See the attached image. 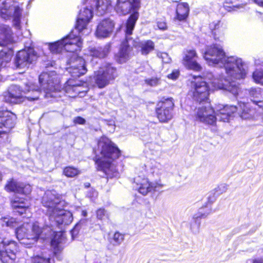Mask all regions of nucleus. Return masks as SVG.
I'll list each match as a JSON object with an SVG mask.
<instances>
[{
	"instance_id": "09e8293b",
	"label": "nucleus",
	"mask_w": 263,
	"mask_h": 263,
	"mask_svg": "<svg viewBox=\"0 0 263 263\" xmlns=\"http://www.w3.org/2000/svg\"><path fill=\"white\" fill-rule=\"evenodd\" d=\"M179 74V72L178 70H174L171 74L168 75V78L173 80L176 79Z\"/></svg>"
},
{
	"instance_id": "9d476101",
	"label": "nucleus",
	"mask_w": 263,
	"mask_h": 263,
	"mask_svg": "<svg viewBox=\"0 0 263 263\" xmlns=\"http://www.w3.org/2000/svg\"><path fill=\"white\" fill-rule=\"evenodd\" d=\"M116 69L110 64L103 65L95 72V82L99 88H103L117 77Z\"/></svg>"
},
{
	"instance_id": "c03bdc74",
	"label": "nucleus",
	"mask_w": 263,
	"mask_h": 263,
	"mask_svg": "<svg viewBox=\"0 0 263 263\" xmlns=\"http://www.w3.org/2000/svg\"><path fill=\"white\" fill-rule=\"evenodd\" d=\"M249 94L251 97L258 98L260 96V90L259 88H251L249 90Z\"/></svg>"
},
{
	"instance_id": "c9c22d12",
	"label": "nucleus",
	"mask_w": 263,
	"mask_h": 263,
	"mask_svg": "<svg viewBox=\"0 0 263 263\" xmlns=\"http://www.w3.org/2000/svg\"><path fill=\"white\" fill-rule=\"evenodd\" d=\"M254 81L258 84L263 85V70H256L252 75Z\"/></svg>"
},
{
	"instance_id": "37998d69",
	"label": "nucleus",
	"mask_w": 263,
	"mask_h": 263,
	"mask_svg": "<svg viewBox=\"0 0 263 263\" xmlns=\"http://www.w3.org/2000/svg\"><path fill=\"white\" fill-rule=\"evenodd\" d=\"M21 191L19 193L24 194L25 195L29 194L31 192V186L29 184H24L21 183Z\"/></svg>"
},
{
	"instance_id": "f03ea898",
	"label": "nucleus",
	"mask_w": 263,
	"mask_h": 263,
	"mask_svg": "<svg viewBox=\"0 0 263 263\" xmlns=\"http://www.w3.org/2000/svg\"><path fill=\"white\" fill-rule=\"evenodd\" d=\"M204 58L210 65L218 64L223 66L229 80L243 79L246 76V66L241 59L226 57L222 47L214 44L207 47Z\"/></svg>"
},
{
	"instance_id": "c756f323",
	"label": "nucleus",
	"mask_w": 263,
	"mask_h": 263,
	"mask_svg": "<svg viewBox=\"0 0 263 263\" xmlns=\"http://www.w3.org/2000/svg\"><path fill=\"white\" fill-rule=\"evenodd\" d=\"M210 28L213 32L215 36L217 35L223 34L226 30V26L223 23H221L220 21H217L212 22L210 24Z\"/></svg>"
},
{
	"instance_id": "2f4dec72",
	"label": "nucleus",
	"mask_w": 263,
	"mask_h": 263,
	"mask_svg": "<svg viewBox=\"0 0 263 263\" xmlns=\"http://www.w3.org/2000/svg\"><path fill=\"white\" fill-rule=\"evenodd\" d=\"M154 43L151 40L143 41L140 43V47L142 54L146 55L154 49Z\"/></svg>"
},
{
	"instance_id": "b1692460",
	"label": "nucleus",
	"mask_w": 263,
	"mask_h": 263,
	"mask_svg": "<svg viewBox=\"0 0 263 263\" xmlns=\"http://www.w3.org/2000/svg\"><path fill=\"white\" fill-rule=\"evenodd\" d=\"M23 91L17 85H11L5 95V99L7 102L17 103L18 100L22 97Z\"/></svg>"
},
{
	"instance_id": "0eeeda50",
	"label": "nucleus",
	"mask_w": 263,
	"mask_h": 263,
	"mask_svg": "<svg viewBox=\"0 0 263 263\" xmlns=\"http://www.w3.org/2000/svg\"><path fill=\"white\" fill-rule=\"evenodd\" d=\"M139 17L137 11L134 12L127 21L125 30V39L121 45L120 50L117 54L118 61L122 63L125 62L129 58L133 46H137V43L130 36L133 33L135 25Z\"/></svg>"
},
{
	"instance_id": "a19ab883",
	"label": "nucleus",
	"mask_w": 263,
	"mask_h": 263,
	"mask_svg": "<svg viewBox=\"0 0 263 263\" xmlns=\"http://www.w3.org/2000/svg\"><path fill=\"white\" fill-rule=\"evenodd\" d=\"M97 217L100 220L108 218V214L104 209H100L97 211Z\"/></svg>"
},
{
	"instance_id": "5fc2aeb1",
	"label": "nucleus",
	"mask_w": 263,
	"mask_h": 263,
	"mask_svg": "<svg viewBox=\"0 0 263 263\" xmlns=\"http://www.w3.org/2000/svg\"><path fill=\"white\" fill-rule=\"evenodd\" d=\"M82 213L83 216H86L87 215V212L85 211H83Z\"/></svg>"
},
{
	"instance_id": "9b49d317",
	"label": "nucleus",
	"mask_w": 263,
	"mask_h": 263,
	"mask_svg": "<svg viewBox=\"0 0 263 263\" xmlns=\"http://www.w3.org/2000/svg\"><path fill=\"white\" fill-rule=\"evenodd\" d=\"M17 252V243L14 241L4 240L0 243V260L4 263H12Z\"/></svg>"
},
{
	"instance_id": "4c0bfd02",
	"label": "nucleus",
	"mask_w": 263,
	"mask_h": 263,
	"mask_svg": "<svg viewBox=\"0 0 263 263\" xmlns=\"http://www.w3.org/2000/svg\"><path fill=\"white\" fill-rule=\"evenodd\" d=\"M2 221L3 224L7 227H14L17 224L16 219L13 217H4L2 219Z\"/></svg>"
},
{
	"instance_id": "58836bf2",
	"label": "nucleus",
	"mask_w": 263,
	"mask_h": 263,
	"mask_svg": "<svg viewBox=\"0 0 263 263\" xmlns=\"http://www.w3.org/2000/svg\"><path fill=\"white\" fill-rule=\"evenodd\" d=\"M157 57L162 60V62L169 63L171 61V59L166 52H158Z\"/></svg>"
},
{
	"instance_id": "6e6552de",
	"label": "nucleus",
	"mask_w": 263,
	"mask_h": 263,
	"mask_svg": "<svg viewBox=\"0 0 263 263\" xmlns=\"http://www.w3.org/2000/svg\"><path fill=\"white\" fill-rule=\"evenodd\" d=\"M22 9L15 0H5L0 5V16L5 20L13 17V26L17 29L21 28Z\"/></svg>"
},
{
	"instance_id": "423d86ee",
	"label": "nucleus",
	"mask_w": 263,
	"mask_h": 263,
	"mask_svg": "<svg viewBox=\"0 0 263 263\" xmlns=\"http://www.w3.org/2000/svg\"><path fill=\"white\" fill-rule=\"evenodd\" d=\"M39 83L41 88L31 83L26 85V88L24 92L28 93L26 98L30 100H37L39 98L41 90L45 93L46 97H55V93L60 90V80L54 71L43 72L39 76Z\"/></svg>"
},
{
	"instance_id": "5701e85b",
	"label": "nucleus",
	"mask_w": 263,
	"mask_h": 263,
	"mask_svg": "<svg viewBox=\"0 0 263 263\" xmlns=\"http://www.w3.org/2000/svg\"><path fill=\"white\" fill-rule=\"evenodd\" d=\"M110 45L109 44L106 45L103 48H90L88 53L87 60H90L91 62L93 61L94 59H101L105 58L110 51Z\"/></svg>"
},
{
	"instance_id": "f257e3e1",
	"label": "nucleus",
	"mask_w": 263,
	"mask_h": 263,
	"mask_svg": "<svg viewBox=\"0 0 263 263\" xmlns=\"http://www.w3.org/2000/svg\"><path fill=\"white\" fill-rule=\"evenodd\" d=\"M15 234L20 243L28 248L34 244L40 237L45 238L54 235L51 238V245L55 253L62 250V245L65 241V237L63 232L53 231L48 227L42 229L37 222L24 223L16 229Z\"/></svg>"
},
{
	"instance_id": "3c124183",
	"label": "nucleus",
	"mask_w": 263,
	"mask_h": 263,
	"mask_svg": "<svg viewBox=\"0 0 263 263\" xmlns=\"http://www.w3.org/2000/svg\"><path fill=\"white\" fill-rule=\"evenodd\" d=\"M255 102H256V105H257L260 107L263 108V100H261V101H255Z\"/></svg>"
},
{
	"instance_id": "dca6fc26",
	"label": "nucleus",
	"mask_w": 263,
	"mask_h": 263,
	"mask_svg": "<svg viewBox=\"0 0 263 263\" xmlns=\"http://www.w3.org/2000/svg\"><path fill=\"white\" fill-rule=\"evenodd\" d=\"M196 120L205 124L213 125L216 121L215 113L210 107H199L196 115Z\"/></svg>"
},
{
	"instance_id": "e433bc0d",
	"label": "nucleus",
	"mask_w": 263,
	"mask_h": 263,
	"mask_svg": "<svg viewBox=\"0 0 263 263\" xmlns=\"http://www.w3.org/2000/svg\"><path fill=\"white\" fill-rule=\"evenodd\" d=\"M124 240V235L119 232H116L112 238L111 243L114 246L120 245Z\"/></svg>"
},
{
	"instance_id": "7c9ffc66",
	"label": "nucleus",
	"mask_w": 263,
	"mask_h": 263,
	"mask_svg": "<svg viewBox=\"0 0 263 263\" xmlns=\"http://www.w3.org/2000/svg\"><path fill=\"white\" fill-rule=\"evenodd\" d=\"M211 212V209H204L202 208L199 211L195 213L193 216V219L195 223L198 222L200 224V219L206 218Z\"/></svg>"
},
{
	"instance_id": "6e6d98bb",
	"label": "nucleus",
	"mask_w": 263,
	"mask_h": 263,
	"mask_svg": "<svg viewBox=\"0 0 263 263\" xmlns=\"http://www.w3.org/2000/svg\"><path fill=\"white\" fill-rule=\"evenodd\" d=\"M75 232V229H73V230H72V232H73H73Z\"/></svg>"
},
{
	"instance_id": "bb28decb",
	"label": "nucleus",
	"mask_w": 263,
	"mask_h": 263,
	"mask_svg": "<svg viewBox=\"0 0 263 263\" xmlns=\"http://www.w3.org/2000/svg\"><path fill=\"white\" fill-rule=\"evenodd\" d=\"M115 9L118 14L126 15L133 9V5L129 0H117Z\"/></svg>"
},
{
	"instance_id": "49530a36",
	"label": "nucleus",
	"mask_w": 263,
	"mask_h": 263,
	"mask_svg": "<svg viewBox=\"0 0 263 263\" xmlns=\"http://www.w3.org/2000/svg\"><path fill=\"white\" fill-rule=\"evenodd\" d=\"M132 5H133V9L134 10H138L141 5V0H132V2H130Z\"/></svg>"
},
{
	"instance_id": "864d4df0",
	"label": "nucleus",
	"mask_w": 263,
	"mask_h": 263,
	"mask_svg": "<svg viewBox=\"0 0 263 263\" xmlns=\"http://www.w3.org/2000/svg\"><path fill=\"white\" fill-rule=\"evenodd\" d=\"M8 131L7 130H5V131H0V137H1L2 135L6 133H7Z\"/></svg>"
},
{
	"instance_id": "a878e982",
	"label": "nucleus",
	"mask_w": 263,
	"mask_h": 263,
	"mask_svg": "<svg viewBox=\"0 0 263 263\" xmlns=\"http://www.w3.org/2000/svg\"><path fill=\"white\" fill-rule=\"evenodd\" d=\"M12 206L15 210L14 212L20 215H23L24 213L26 214L27 212H29L28 209L29 204L25 202L24 199L17 197H15L12 200Z\"/></svg>"
},
{
	"instance_id": "603ef678",
	"label": "nucleus",
	"mask_w": 263,
	"mask_h": 263,
	"mask_svg": "<svg viewBox=\"0 0 263 263\" xmlns=\"http://www.w3.org/2000/svg\"><path fill=\"white\" fill-rule=\"evenodd\" d=\"M253 263H263V259H255Z\"/></svg>"
},
{
	"instance_id": "ea45409f",
	"label": "nucleus",
	"mask_w": 263,
	"mask_h": 263,
	"mask_svg": "<svg viewBox=\"0 0 263 263\" xmlns=\"http://www.w3.org/2000/svg\"><path fill=\"white\" fill-rule=\"evenodd\" d=\"M146 84L151 86H156L159 85L160 83L159 79L157 78H152L147 79L145 80Z\"/></svg>"
},
{
	"instance_id": "a211bd4d",
	"label": "nucleus",
	"mask_w": 263,
	"mask_h": 263,
	"mask_svg": "<svg viewBox=\"0 0 263 263\" xmlns=\"http://www.w3.org/2000/svg\"><path fill=\"white\" fill-rule=\"evenodd\" d=\"M92 17V11L91 9L86 7L81 10L76 25V29L79 31H82L86 28Z\"/></svg>"
},
{
	"instance_id": "de8ad7c7",
	"label": "nucleus",
	"mask_w": 263,
	"mask_h": 263,
	"mask_svg": "<svg viewBox=\"0 0 263 263\" xmlns=\"http://www.w3.org/2000/svg\"><path fill=\"white\" fill-rule=\"evenodd\" d=\"M157 26L159 29L166 30L167 29V25L165 21H158L157 22Z\"/></svg>"
},
{
	"instance_id": "4468645a",
	"label": "nucleus",
	"mask_w": 263,
	"mask_h": 263,
	"mask_svg": "<svg viewBox=\"0 0 263 263\" xmlns=\"http://www.w3.org/2000/svg\"><path fill=\"white\" fill-rule=\"evenodd\" d=\"M69 64L70 67L69 68V72L73 77H79L87 71L85 60L76 54L73 55Z\"/></svg>"
},
{
	"instance_id": "7ed1b4c3",
	"label": "nucleus",
	"mask_w": 263,
	"mask_h": 263,
	"mask_svg": "<svg viewBox=\"0 0 263 263\" xmlns=\"http://www.w3.org/2000/svg\"><path fill=\"white\" fill-rule=\"evenodd\" d=\"M208 78L210 80L208 83L200 77L195 78V81L192 82L193 97L197 101L201 102L206 99L211 90L224 89L235 96L238 94V87L234 82H230L231 80L224 76L213 78L212 74H209Z\"/></svg>"
},
{
	"instance_id": "1a4fd4ad",
	"label": "nucleus",
	"mask_w": 263,
	"mask_h": 263,
	"mask_svg": "<svg viewBox=\"0 0 263 263\" xmlns=\"http://www.w3.org/2000/svg\"><path fill=\"white\" fill-rule=\"evenodd\" d=\"M82 44L80 36H74L71 33L62 40L51 44L49 49L53 53H60L63 50L73 52L80 50Z\"/></svg>"
},
{
	"instance_id": "20e7f679",
	"label": "nucleus",
	"mask_w": 263,
	"mask_h": 263,
	"mask_svg": "<svg viewBox=\"0 0 263 263\" xmlns=\"http://www.w3.org/2000/svg\"><path fill=\"white\" fill-rule=\"evenodd\" d=\"M98 151L100 154L96 163L98 169L104 172L109 178L117 177L119 172L115 165V160L120 155V152L107 137H102L98 141Z\"/></svg>"
},
{
	"instance_id": "c85d7f7f",
	"label": "nucleus",
	"mask_w": 263,
	"mask_h": 263,
	"mask_svg": "<svg viewBox=\"0 0 263 263\" xmlns=\"http://www.w3.org/2000/svg\"><path fill=\"white\" fill-rule=\"evenodd\" d=\"M110 0H97L95 7L98 15L104 14L110 6Z\"/></svg>"
},
{
	"instance_id": "8fccbe9b",
	"label": "nucleus",
	"mask_w": 263,
	"mask_h": 263,
	"mask_svg": "<svg viewBox=\"0 0 263 263\" xmlns=\"http://www.w3.org/2000/svg\"><path fill=\"white\" fill-rule=\"evenodd\" d=\"M254 2L258 5L263 7V0H254Z\"/></svg>"
},
{
	"instance_id": "39448f33",
	"label": "nucleus",
	"mask_w": 263,
	"mask_h": 263,
	"mask_svg": "<svg viewBox=\"0 0 263 263\" xmlns=\"http://www.w3.org/2000/svg\"><path fill=\"white\" fill-rule=\"evenodd\" d=\"M42 202L47 208V213L51 227L62 224L68 225L72 222V213L62 208L63 203L55 194L51 191L46 192Z\"/></svg>"
},
{
	"instance_id": "f8f14e48",
	"label": "nucleus",
	"mask_w": 263,
	"mask_h": 263,
	"mask_svg": "<svg viewBox=\"0 0 263 263\" xmlns=\"http://www.w3.org/2000/svg\"><path fill=\"white\" fill-rule=\"evenodd\" d=\"M174 104L172 98L160 101L157 104L156 112L159 121L166 122L173 117L172 110Z\"/></svg>"
},
{
	"instance_id": "a18cd8bd",
	"label": "nucleus",
	"mask_w": 263,
	"mask_h": 263,
	"mask_svg": "<svg viewBox=\"0 0 263 263\" xmlns=\"http://www.w3.org/2000/svg\"><path fill=\"white\" fill-rule=\"evenodd\" d=\"M73 123L75 124L84 125L86 123V120L82 117L78 116L73 119Z\"/></svg>"
},
{
	"instance_id": "473e14b6",
	"label": "nucleus",
	"mask_w": 263,
	"mask_h": 263,
	"mask_svg": "<svg viewBox=\"0 0 263 263\" xmlns=\"http://www.w3.org/2000/svg\"><path fill=\"white\" fill-rule=\"evenodd\" d=\"M81 173L78 168L73 166H67L64 168L63 174L67 177L73 178L77 176Z\"/></svg>"
},
{
	"instance_id": "f704fd0d",
	"label": "nucleus",
	"mask_w": 263,
	"mask_h": 263,
	"mask_svg": "<svg viewBox=\"0 0 263 263\" xmlns=\"http://www.w3.org/2000/svg\"><path fill=\"white\" fill-rule=\"evenodd\" d=\"M31 263H51V261L49 257L36 255L31 258Z\"/></svg>"
},
{
	"instance_id": "ddd939ff",
	"label": "nucleus",
	"mask_w": 263,
	"mask_h": 263,
	"mask_svg": "<svg viewBox=\"0 0 263 263\" xmlns=\"http://www.w3.org/2000/svg\"><path fill=\"white\" fill-rule=\"evenodd\" d=\"M36 59L32 49L19 51L16 56L15 65L19 68H28Z\"/></svg>"
},
{
	"instance_id": "412c9836",
	"label": "nucleus",
	"mask_w": 263,
	"mask_h": 263,
	"mask_svg": "<svg viewBox=\"0 0 263 263\" xmlns=\"http://www.w3.org/2000/svg\"><path fill=\"white\" fill-rule=\"evenodd\" d=\"M238 108L235 106H223L219 108L215 114V118L217 120L223 122H228L232 117L233 114L235 112Z\"/></svg>"
},
{
	"instance_id": "2eb2a0df",
	"label": "nucleus",
	"mask_w": 263,
	"mask_h": 263,
	"mask_svg": "<svg viewBox=\"0 0 263 263\" xmlns=\"http://www.w3.org/2000/svg\"><path fill=\"white\" fill-rule=\"evenodd\" d=\"M137 185L136 188L139 192L146 195L152 191L155 190L157 187H161L162 185L158 183L151 182L147 178H142L138 176L135 179Z\"/></svg>"
},
{
	"instance_id": "6ab92c4d",
	"label": "nucleus",
	"mask_w": 263,
	"mask_h": 263,
	"mask_svg": "<svg viewBox=\"0 0 263 263\" xmlns=\"http://www.w3.org/2000/svg\"><path fill=\"white\" fill-rule=\"evenodd\" d=\"M197 57V53L194 50H187L182 60L183 65L188 69L200 71L201 67L195 60Z\"/></svg>"
},
{
	"instance_id": "f3484780",
	"label": "nucleus",
	"mask_w": 263,
	"mask_h": 263,
	"mask_svg": "<svg viewBox=\"0 0 263 263\" xmlns=\"http://www.w3.org/2000/svg\"><path fill=\"white\" fill-rule=\"evenodd\" d=\"M115 25L114 22L109 18L102 20L97 26L95 32L96 36L98 38L110 36L114 31Z\"/></svg>"
},
{
	"instance_id": "aec40b11",
	"label": "nucleus",
	"mask_w": 263,
	"mask_h": 263,
	"mask_svg": "<svg viewBox=\"0 0 263 263\" xmlns=\"http://www.w3.org/2000/svg\"><path fill=\"white\" fill-rule=\"evenodd\" d=\"M255 101H261V100H257L256 99L252 100V104L248 103L245 104L244 103H240L238 107L241 110V117L243 119H249L254 115L255 110L257 107L259 108H262V107H259L257 105L255 104Z\"/></svg>"
},
{
	"instance_id": "72a5a7b5",
	"label": "nucleus",
	"mask_w": 263,
	"mask_h": 263,
	"mask_svg": "<svg viewBox=\"0 0 263 263\" xmlns=\"http://www.w3.org/2000/svg\"><path fill=\"white\" fill-rule=\"evenodd\" d=\"M21 183L14 180H12L8 182L6 185V189L7 191L16 192L19 193L21 191Z\"/></svg>"
},
{
	"instance_id": "79ce46f5",
	"label": "nucleus",
	"mask_w": 263,
	"mask_h": 263,
	"mask_svg": "<svg viewBox=\"0 0 263 263\" xmlns=\"http://www.w3.org/2000/svg\"><path fill=\"white\" fill-rule=\"evenodd\" d=\"M80 86L78 85L70 86L69 84L65 87V91L68 93H71V91H76V92H80L81 90L79 89Z\"/></svg>"
},
{
	"instance_id": "393cba45",
	"label": "nucleus",
	"mask_w": 263,
	"mask_h": 263,
	"mask_svg": "<svg viewBox=\"0 0 263 263\" xmlns=\"http://www.w3.org/2000/svg\"><path fill=\"white\" fill-rule=\"evenodd\" d=\"M12 33L11 28L7 25H0V46L7 45L12 41Z\"/></svg>"
},
{
	"instance_id": "4be33fe9",
	"label": "nucleus",
	"mask_w": 263,
	"mask_h": 263,
	"mask_svg": "<svg viewBox=\"0 0 263 263\" xmlns=\"http://www.w3.org/2000/svg\"><path fill=\"white\" fill-rule=\"evenodd\" d=\"M15 116L12 112L7 110H0V128L4 127L9 131L15 124Z\"/></svg>"
},
{
	"instance_id": "cd10ccee",
	"label": "nucleus",
	"mask_w": 263,
	"mask_h": 263,
	"mask_svg": "<svg viewBox=\"0 0 263 263\" xmlns=\"http://www.w3.org/2000/svg\"><path fill=\"white\" fill-rule=\"evenodd\" d=\"M189 12V7L187 3H182L177 5L176 9V18L179 21L184 20Z\"/></svg>"
}]
</instances>
